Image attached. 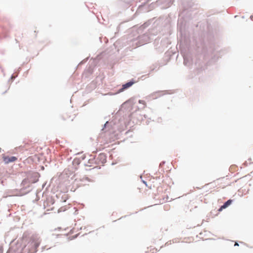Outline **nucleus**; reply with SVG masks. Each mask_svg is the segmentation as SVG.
Returning a JSON list of instances; mask_svg holds the SVG:
<instances>
[{
    "mask_svg": "<svg viewBox=\"0 0 253 253\" xmlns=\"http://www.w3.org/2000/svg\"><path fill=\"white\" fill-rule=\"evenodd\" d=\"M66 210L65 208L64 207H61L58 210V212H60L62 211H65Z\"/></svg>",
    "mask_w": 253,
    "mask_h": 253,
    "instance_id": "obj_5",
    "label": "nucleus"
},
{
    "mask_svg": "<svg viewBox=\"0 0 253 253\" xmlns=\"http://www.w3.org/2000/svg\"><path fill=\"white\" fill-rule=\"evenodd\" d=\"M134 84L133 82H129L123 85L122 88L120 89V92L123 91L125 89L130 87Z\"/></svg>",
    "mask_w": 253,
    "mask_h": 253,
    "instance_id": "obj_3",
    "label": "nucleus"
},
{
    "mask_svg": "<svg viewBox=\"0 0 253 253\" xmlns=\"http://www.w3.org/2000/svg\"><path fill=\"white\" fill-rule=\"evenodd\" d=\"M40 243V237L36 235H33L30 238L27 246L32 253H35L37 251Z\"/></svg>",
    "mask_w": 253,
    "mask_h": 253,
    "instance_id": "obj_1",
    "label": "nucleus"
},
{
    "mask_svg": "<svg viewBox=\"0 0 253 253\" xmlns=\"http://www.w3.org/2000/svg\"><path fill=\"white\" fill-rule=\"evenodd\" d=\"M3 160L5 164H7L11 162H15L17 160V158L14 156L8 157L6 156H3L2 157Z\"/></svg>",
    "mask_w": 253,
    "mask_h": 253,
    "instance_id": "obj_2",
    "label": "nucleus"
},
{
    "mask_svg": "<svg viewBox=\"0 0 253 253\" xmlns=\"http://www.w3.org/2000/svg\"><path fill=\"white\" fill-rule=\"evenodd\" d=\"M232 202V200H229L227 202H226L223 205H222L220 209H219V211H221L223 209L226 208L227 207H228Z\"/></svg>",
    "mask_w": 253,
    "mask_h": 253,
    "instance_id": "obj_4",
    "label": "nucleus"
},
{
    "mask_svg": "<svg viewBox=\"0 0 253 253\" xmlns=\"http://www.w3.org/2000/svg\"><path fill=\"white\" fill-rule=\"evenodd\" d=\"M234 167H235V166H231V167H230V169H233V168H234Z\"/></svg>",
    "mask_w": 253,
    "mask_h": 253,
    "instance_id": "obj_7",
    "label": "nucleus"
},
{
    "mask_svg": "<svg viewBox=\"0 0 253 253\" xmlns=\"http://www.w3.org/2000/svg\"><path fill=\"white\" fill-rule=\"evenodd\" d=\"M0 253H1V251L0 250Z\"/></svg>",
    "mask_w": 253,
    "mask_h": 253,
    "instance_id": "obj_8",
    "label": "nucleus"
},
{
    "mask_svg": "<svg viewBox=\"0 0 253 253\" xmlns=\"http://www.w3.org/2000/svg\"><path fill=\"white\" fill-rule=\"evenodd\" d=\"M235 246H239L238 244L237 243H235V245H234Z\"/></svg>",
    "mask_w": 253,
    "mask_h": 253,
    "instance_id": "obj_6",
    "label": "nucleus"
}]
</instances>
